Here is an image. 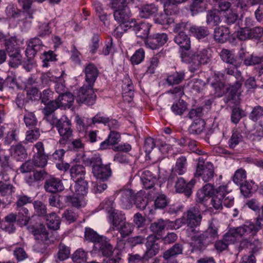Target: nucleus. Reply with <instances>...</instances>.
I'll return each instance as SVG.
<instances>
[{"instance_id":"62","label":"nucleus","mask_w":263,"mask_h":263,"mask_svg":"<svg viewBox=\"0 0 263 263\" xmlns=\"http://www.w3.org/2000/svg\"><path fill=\"white\" fill-rule=\"evenodd\" d=\"M224 18V22L228 25L234 24L238 18V13L231 9L223 13Z\"/></svg>"},{"instance_id":"1","label":"nucleus","mask_w":263,"mask_h":263,"mask_svg":"<svg viewBox=\"0 0 263 263\" xmlns=\"http://www.w3.org/2000/svg\"><path fill=\"white\" fill-rule=\"evenodd\" d=\"M211 54L206 49H202L189 53H182V61L189 65V70L194 72L198 70L201 65L207 64L210 61Z\"/></svg>"},{"instance_id":"26","label":"nucleus","mask_w":263,"mask_h":263,"mask_svg":"<svg viewBox=\"0 0 263 263\" xmlns=\"http://www.w3.org/2000/svg\"><path fill=\"white\" fill-rule=\"evenodd\" d=\"M41 228L42 229L41 232L35 233V238L37 242L35 246L38 247L41 246V250H44L47 246L46 241L48 240V235L44 226L41 225Z\"/></svg>"},{"instance_id":"17","label":"nucleus","mask_w":263,"mask_h":263,"mask_svg":"<svg viewBox=\"0 0 263 263\" xmlns=\"http://www.w3.org/2000/svg\"><path fill=\"white\" fill-rule=\"evenodd\" d=\"M114 16L115 20L122 25L129 24L132 20H130L131 12L128 7L115 10Z\"/></svg>"},{"instance_id":"28","label":"nucleus","mask_w":263,"mask_h":263,"mask_svg":"<svg viewBox=\"0 0 263 263\" xmlns=\"http://www.w3.org/2000/svg\"><path fill=\"white\" fill-rule=\"evenodd\" d=\"M174 41L182 49L189 50L191 48L190 39L185 33H178L174 38Z\"/></svg>"},{"instance_id":"5","label":"nucleus","mask_w":263,"mask_h":263,"mask_svg":"<svg viewBox=\"0 0 263 263\" xmlns=\"http://www.w3.org/2000/svg\"><path fill=\"white\" fill-rule=\"evenodd\" d=\"M94 85L85 84L78 90L76 101L79 104L92 105L96 102L97 96L93 88Z\"/></svg>"},{"instance_id":"55","label":"nucleus","mask_w":263,"mask_h":263,"mask_svg":"<svg viewBox=\"0 0 263 263\" xmlns=\"http://www.w3.org/2000/svg\"><path fill=\"white\" fill-rule=\"evenodd\" d=\"M160 55L157 54L150 59L147 65L146 73L153 74L159 64Z\"/></svg>"},{"instance_id":"16","label":"nucleus","mask_w":263,"mask_h":263,"mask_svg":"<svg viewBox=\"0 0 263 263\" xmlns=\"http://www.w3.org/2000/svg\"><path fill=\"white\" fill-rule=\"evenodd\" d=\"M187 165V159L185 156H181L178 158L175 166L172 169V173L169 179H174L175 176L177 174L179 175H183L186 171Z\"/></svg>"},{"instance_id":"46","label":"nucleus","mask_w":263,"mask_h":263,"mask_svg":"<svg viewBox=\"0 0 263 263\" xmlns=\"http://www.w3.org/2000/svg\"><path fill=\"white\" fill-rule=\"evenodd\" d=\"M24 121L26 126L29 129L36 128L37 124V120L33 112H26L24 117Z\"/></svg>"},{"instance_id":"40","label":"nucleus","mask_w":263,"mask_h":263,"mask_svg":"<svg viewBox=\"0 0 263 263\" xmlns=\"http://www.w3.org/2000/svg\"><path fill=\"white\" fill-rule=\"evenodd\" d=\"M47 227L52 230H58L60 228V219L55 213H51L47 217Z\"/></svg>"},{"instance_id":"32","label":"nucleus","mask_w":263,"mask_h":263,"mask_svg":"<svg viewBox=\"0 0 263 263\" xmlns=\"http://www.w3.org/2000/svg\"><path fill=\"white\" fill-rule=\"evenodd\" d=\"M206 22L207 25L214 27L218 25L221 22V19L216 10H208L206 12Z\"/></svg>"},{"instance_id":"20","label":"nucleus","mask_w":263,"mask_h":263,"mask_svg":"<svg viewBox=\"0 0 263 263\" xmlns=\"http://www.w3.org/2000/svg\"><path fill=\"white\" fill-rule=\"evenodd\" d=\"M182 245L180 243H176L164 253L163 257L167 260V263H178L177 260L173 257L182 254Z\"/></svg>"},{"instance_id":"57","label":"nucleus","mask_w":263,"mask_h":263,"mask_svg":"<svg viewBox=\"0 0 263 263\" xmlns=\"http://www.w3.org/2000/svg\"><path fill=\"white\" fill-rule=\"evenodd\" d=\"M134 229V226L132 223L126 221L117 230L122 237H125L130 235Z\"/></svg>"},{"instance_id":"37","label":"nucleus","mask_w":263,"mask_h":263,"mask_svg":"<svg viewBox=\"0 0 263 263\" xmlns=\"http://www.w3.org/2000/svg\"><path fill=\"white\" fill-rule=\"evenodd\" d=\"M205 123L203 120L198 119L194 121L189 128L190 133L195 135L200 134L204 130Z\"/></svg>"},{"instance_id":"8","label":"nucleus","mask_w":263,"mask_h":263,"mask_svg":"<svg viewBox=\"0 0 263 263\" xmlns=\"http://www.w3.org/2000/svg\"><path fill=\"white\" fill-rule=\"evenodd\" d=\"M239 58L243 61L246 66H255L263 70V57H259L253 54H250L243 49L239 53Z\"/></svg>"},{"instance_id":"4","label":"nucleus","mask_w":263,"mask_h":263,"mask_svg":"<svg viewBox=\"0 0 263 263\" xmlns=\"http://www.w3.org/2000/svg\"><path fill=\"white\" fill-rule=\"evenodd\" d=\"M5 41V45L8 55L10 58L9 65L11 67H16L22 63V57L20 50L18 48L13 46L15 43V38L13 37H6L4 36L2 37Z\"/></svg>"},{"instance_id":"64","label":"nucleus","mask_w":263,"mask_h":263,"mask_svg":"<svg viewBox=\"0 0 263 263\" xmlns=\"http://www.w3.org/2000/svg\"><path fill=\"white\" fill-rule=\"evenodd\" d=\"M48 156L46 155H34L32 159L33 164L41 167L46 166Z\"/></svg>"},{"instance_id":"31","label":"nucleus","mask_w":263,"mask_h":263,"mask_svg":"<svg viewBox=\"0 0 263 263\" xmlns=\"http://www.w3.org/2000/svg\"><path fill=\"white\" fill-rule=\"evenodd\" d=\"M12 155L17 160L22 161L27 158L26 149L22 145L18 144L11 147Z\"/></svg>"},{"instance_id":"60","label":"nucleus","mask_w":263,"mask_h":263,"mask_svg":"<svg viewBox=\"0 0 263 263\" xmlns=\"http://www.w3.org/2000/svg\"><path fill=\"white\" fill-rule=\"evenodd\" d=\"M209 238L205 232L195 236L194 246L201 249L208 244L206 239Z\"/></svg>"},{"instance_id":"21","label":"nucleus","mask_w":263,"mask_h":263,"mask_svg":"<svg viewBox=\"0 0 263 263\" xmlns=\"http://www.w3.org/2000/svg\"><path fill=\"white\" fill-rule=\"evenodd\" d=\"M85 168L82 165L74 164L70 168L71 178L75 182L85 180Z\"/></svg>"},{"instance_id":"52","label":"nucleus","mask_w":263,"mask_h":263,"mask_svg":"<svg viewBox=\"0 0 263 263\" xmlns=\"http://www.w3.org/2000/svg\"><path fill=\"white\" fill-rule=\"evenodd\" d=\"M45 105V107L43 109V113L44 116L52 115L57 108L60 107L57 99L54 101H49Z\"/></svg>"},{"instance_id":"56","label":"nucleus","mask_w":263,"mask_h":263,"mask_svg":"<svg viewBox=\"0 0 263 263\" xmlns=\"http://www.w3.org/2000/svg\"><path fill=\"white\" fill-rule=\"evenodd\" d=\"M220 57L222 60L226 63L230 64H233L235 63L234 54L231 51L228 49H222L220 52Z\"/></svg>"},{"instance_id":"30","label":"nucleus","mask_w":263,"mask_h":263,"mask_svg":"<svg viewBox=\"0 0 263 263\" xmlns=\"http://www.w3.org/2000/svg\"><path fill=\"white\" fill-rule=\"evenodd\" d=\"M96 247L99 248V252L103 256H109L112 253V247L107 241L104 237H103L96 244Z\"/></svg>"},{"instance_id":"41","label":"nucleus","mask_w":263,"mask_h":263,"mask_svg":"<svg viewBox=\"0 0 263 263\" xmlns=\"http://www.w3.org/2000/svg\"><path fill=\"white\" fill-rule=\"evenodd\" d=\"M66 202L71 204V206L77 208L83 207L86 204V202L84 199V197L79 196H76L74 195V194H73L72 196H67Z\"/></svg>"},{"instance_id":"50","label":"nucleus","mask_w":263,"mask_h":263,"mask_svg":"<svg viewBox=\"0 0 263 263\" xmlns=\"http://www.w3.org/2000/svg\"><path fill=\"white\" fill-rule=\"evenodd\" d=\"M70 254V249L63 243H60L57 253V258L60 261L67 259Z\"/></svg>"},{"instance_id":"35","label":"nucleus","mask_w":263,"mask_h":263,"mask_svg":"<svg viewBox=\"0 0 263 263\" xmlns=\"http://www.w3.org/2000/svg\"><path fill=\"white\" fill-rule=\"evenodd\" d=\"M189 31L198 39H203L209 34L207 28L203 26H193L190 28Z\"/></svg>"},{"instance_id":"47","label":"nucleus","mask_w":263,"mask_h":263,"mask_svg":"<svg viewBox=\"0 0 263 263\" xmlns=\"http://www.w3.org/2000/svg\"><path fill=\"white\" fill-rule=\"evenodd\" d=\"M14 192V187L9 183L0 181V196H8Z\"/></svg>"},{"instance_id":"58","label":"nucleus","mask_w":263,"mask_h":263,"mask_svg":"<svg viewBox=\"0 0 263 263\" xmlns=\"http://www.w3.org/2000/svg\"><path fill=\"white\" fill-rule=\"evenodd\" d=\"M144 50L142 48H140L137 50L131 57L130 62L133 65H138L144 60Z\"/></svg>"},{"instance_id":"18","label":"nucleus","mask_w":263,"mask_h":263,"mask_svg":"<svg viewBox=\"0 0 263 263\" xmlns=\"http://www.w3.org/2000/svg\"><path fill=\"white\" fill-rule=\"evenodd\" d=\"M195 181L192 179L189 183H186L182 177L178 179L176 184V190L178 193H184L186 196L191 195L192 189L195 185Z\"/></svg>"},{"instance_id":"33","label":"nucleus","mask_w":263,"mask_h":263,"mask_svg":"<svg viewBox=\"0 0 263 263\" xmlns=\"http://www.w3.org/2000/svg\"><path fill=\"white\" fill-rule=\"evenodd\" d=\"M230 33L228 27L216 28L214 31V39L219 43H224L229 38Z\"/></svg>"},{"instance_id":"23","label":"nucleus","mask_w":263,"mask_h":263,"mask_svg":"<svg viewBox=\"0 0 263 263\" xmlns=\"http://www.w3.org/2000/svg\"><path fill=\"white\" fill-rule=\"evenodd\" d=\"M237 230L241 237H246L248 235L254 236L257 233L254 223L251 221H246L242 226L237 227Z\"/></svg>"},{"instance_id":"54","label":"nucleus","mask_w":263,"mask_h":263,"mask_svg":"<svg viewBox=\"0 0 263 263\" xmlns=\"http://www.w3.org/2000/svg\"><path fill=\"white\" fill-rule=\"evenodd\" d=\"M249 117L254 122L258 121L263 117V107L259 105L254 107Z\"/></svg>"},{"instance_id":"63","label":"nucleus","mask_w":263,"mask_h":263,"mask_svg":"<svg viewBox=\"0 0 263 263\" xmlns=\"http://www.w3.org/2000/svg\"><path fill=\"white\" fill-rule=\"evenodd\" d=\"M25 89L28 99L35 101L40 98V93L36 86L33 87H27Z\"/></svg>"},{"instance_id":"61","label":"nucleus","mask_w":263,"mask_h":263,"mask_svg":"<svg viewBox=\"0 0 263 263\" xmlns=\"http://www.w3.org/2000/svg\"><path fill=\"white\" fill-rule=\"evenodd\" d=\"M242 139V137L240 133L237 131L233 132L229 140V147L232 149L234 148L241 141Z\"/></svg>"},{"instance_id":"7","label":"nucleus","mask_w":263,"mask_h":263,"mask_svg":"<svg viewBox=\"0 0 263 263\" xmlns=\"http://www.w3.org/2000/svg\"><path fill=\"white\" fill-rule=\"evenodd\" d=\"M96 160V163L93 165L92 168L93 176L97 180L106 181L111 175L109 165L103 164L100 157H97Z\"/></svg>"},{"instance_id":"25","label":"nucleus","mask_w":263,"mask_h":263,"mask_svg":"<svg viewBox=\"0 0 263 263\" xmlns=\"http://www.w3.org/2000/svg\"><path fill=\"white\" fill-rule=\"evenodd\" d=\"M141 180L145 189H150L154 186L157 179L150 171L145 170L142 172Z\"/></svg>"},{"instance_id":"12","label":"nucleus","mask_w":263,"mask_h":263,"mask_svg":"<svg viewBox=\"0 0 263 263\" xmlns=\"http://www.w3.org/2000/svg\"><path fill=\"white\" fill-rule=\"evenodd\" d=\"M129 28L135 32L136 35L141 39H147L149 33L151 25L146 22H141L136 24L135 21L132 20L129 23Z\"/></svg>"},{"instance_id":"24","label":"nucleus","mask_w":263,"mask_h":263,"mask_svg":"<svg viewBox=\"0 0 263 263\" xmlns=\"http://www.w3.org/2000/svg\"><path fill=\"white\" fill-rule=\"evenodd\" d=\"M212 86L214 89L215 95L218 97L222 96L229 91H230V93L232 97L236 95L232 94L231 92L232 86H230L229 84H228V85H226L224 84V83L217 81L214 82H212Z\"/></svg>"},{"instance_id":"42","label":"nucleus","mask_w":263,"mask_h":263,"mask_svg":"<svg viewBox=\"0 0 263 263\" xmlns=\"http://www.w3.org/2000/svg\"><path fill=\"white\" fill-rule=\"evenodd\" d=\"M156 24L170 25L174 22V18L166 13H160L156 15L154 18Z\"/></svg>"},{"instance_id":"22","label":"nucleus","mask_w":263,"mask_h":263,"mask_svg":"<svg viewBox=\"0 0 263 263\" xmlns=\"http://www.w3.org/2000/svg\"><path fill=\"white\" fill-rule=\"evenodd\" d=\"M109 220L112 226L110 229L112 230H117L126 220L123 214L115 211H112L109 216Z\"/></svg>"},{"instance_id":"39","label":"nucleus","mask_w":263,"mask_h":263,"mask_svg":"<svg viewBox=\"0 0 263 263\" xmlns=\"http://www.w3.org/2000/svg\"><path fill=\"white\" fill-rule=\"evenodd\" d=\"M184 71L176 72L167 77L166 82L170 85L179 84L184 79Z\"/></svg>"},{"instance_id":"43","label":"nucleus","mask_w":263,"mask_h":263,"mask_svg":"<svg viewBox=\"0 0 263 263\" xmlns=\"http://www.w3.org/2000/svg\"><path fill=\"white\" fill-rule=\"evenodd\" d=\"M18 211L17 221L22 226L27 224L30 220V215L28 210L26 208L16 209Z\"/></svg>"},{"instance_id":"34","label":"nucleus","mask_w":263,"mask_h":263,"mask_svg":"<svg viewBox=\"0 0 263 263\" xmlns=\"http://www.w3.org/2000/svg\"><path fill=\"white\" fill-rule=\"evenodd\" d=\"M157 11L158 7L154 4H146L141 7L139 14L142 18H148Z\"/></svg>"},{"instance_id":"51","label":"nucleus","mask_w":263,"mask_h":263,"mask_svg":"<svg viewBox=\"0 0 263 263\" xmlns=\"http://www.w3.org/2000/svg\"><path fill=\"white\" fill-rule=\"evenodd\" d=\"M45 105V107L43 109V113L44 116L52 115L57 108L60 107L57 99L54 101H49Z\"/></svg>"},{"instance_id":"27","label":"nucleus","mask_w":263,"mask_h":263,"mask_svg":"<svg viewBox=\"0 0 263 263\" xmlns=\"http://www.w3.org/2000/svg\"><path fill=\"white\" fill-rule=\"evenodd\" d=\"M70 190L75 195L84 197L87 193V182L85 180L76 182Z\"/></svg>"},{"instance_id":"15","label":"nucleus","mask_w":263,"mask_h":263,"mask_svg":"<svg viewBox=\"0 0 263 263\" xmlns=\"http://www.w3.org/2000/svg\"><path fill=\"white\" fill-rule=\"evenodd\" d=\"M157 237L155 235H150L147 237L146 242V251L145 253V257L149 258L157 254L160 249V246L157 240Z\"/></svg>"},{"instance_id":"59","label":"nucleus","mask_w":263,"mask_h":263,"mask_svg":"<svg viewBox=\"0 0 263 263\" xmlns=\"http://www.w3.org/2000/svg\"><path fill=\"white\" fill-rule=\"evenodd\" d=\"M86 258V252L81 249L76 250L72 255V259L76 263L85 262Z\"/></svg>"},{"instance_id":"38","label":"nucleus","mask_w":263,"mask_h":263,"mask_svg":"<svg viewBox=\"0 0 263 263\" xmlns=\"http://www.w3.org/2000/svg\"><path fill=\"white\" fill-rule=\"evenodd\" d=\"M169 223L170 221L167 220L159 219L151 224L150 229L154 233L160 234L166 228Z\"/></svg>"},{"instance_id":"9","label":"nucleus","mask_w":263,"mask_h":263,"mask_svg":"<svg viewBox=\"0 0 263 263\" xmlns=\"http://www.w3.org/2000/svg\"><path fill=\"white\" fill-rule=\"evenodd\" d=\"M215 175L214 167L210 162H206L204 167L196 168L195 176L200 177L204 182L211 181Z\"/></svg>"},{"instance_id":"11","label":"nucleus","mask_w":263,"mask_h":263,"mask_svg":"<svg viewBox=\"0 0 263 263\" xmlns=\"http://www.w3.org/2000/svg\"><path fill=\"white\" fill-rule=\"evenodd\" d=\"M167 40L168 37L166 33H156L148 37L145 43L147 47L156 49L163 46Z\"/></svg>"},{"instance_id":"53","label":"nucleus","mask_w":263,"mask_h":263,"mask_svg":"<svg viewBox=\"0 0 263 263\" xmlns=\"http://www.w3.org/2000/svg\"><path fill=\"white\" fill-rule=\"evenodd\" d=\"M45 105V107L43 109V113L44 116L52 115L57 108L60 107L57 99L54 101H49Z\"/></svg>"},{"instance_id":"29","label":"nucleus","mask_w":263,"mask_h":263,"mask_svg":"<svg viewBox=\"0 0 263 263\" xmlns=\"http://www.w3.org/2000/svg\"><path fill=\"white\" fill-rule=\"evenodd\" d=\"M57 101L60 107L70 108L74 102V96L70 92L63 93L59 95Z\"/></svg>"},{"instance_id":"48","label":"nucleus","mask_w":263,"mask_h":263,"mask_svg":"<svg viewBox=\"0 0 263 263\" xmlns=\"http://www.w3.org/2000/svg\"><path fill=\"white\" fill-rule=\"evenodd\" d=\"M186 108V104L183 100H179L178 102L173 104L171 107L172 111L176 115H182Z\"/></svg>"},{"instance_id":"2","label":"nucleus","mask_w":263,"mask_h":263,"mask_svg":"<svg viewBox=\"0 0 263 263\" xmlns=\"http://www.w3.org/2000/svg\"><path fill=\"white\" fill-rule=\"evenodd\" d=\"M202 218L200 208L195 206L190 208L182 218L177 219L176 224L178 225L177 228L183 224H186L192 232L195 233V228L200 225Z\"/></svg>"},{"instance_id":"14","label":"nucleus","mask_w":263,"mask_h":263,"mask_svg":"<svg viewBox=\"0 0 263 263\" xmlns=\"http://www.w3.org/2000/svg\"><path fill=\"white\" fill-rule=\"evenodd\" d=\"M83 72L85 76V83L94 85L99 73L97 66L93 63H87Z\"/></svg>"},{"instance_id":"6","label":"nucleus","mask_w":263,"mask_h":263,"mask_svg":"<svg viewBox=\"0 0 263 263\" xmlns=\"http://www.w3.org/2000/svg\"><path fill=\"white\" fill-rule=\"evenodd\" d=\"M70 120L66 116H62L57 126V129L61 137L59 143L65 144L69 141L73 135V130Z\"/></svg>"},{"instance_id":"44","label":"nucleus","mask_w":263,"mask_h":263,"mask_svg":"<svg viewBox=\"0 0 263 263\" xmlns=\"http://www.w3.org/2000/svg\"><path fill=\"white\" fill-rule=\"evenodd\" d=\"M6 14L8 17L14 19L19 18L25 15L24 12H22L16 7L12 5H9L6 7Z\"/></svg>"},{"instance_id":"13","label":"nucleus","mask_w":263,"mask_h":263,"mask_svg":"<svg viewBox=\"0 0 263 263\" xmlns=\"http://www.w3.org/2000/svg\"><path fill=\"white\" fill-rule=\"evenodd\" d=\"M120 203L123 209H130L135 202V195L132 190L124 189L119 191Z\"/></svg>"},{"instance_id":"10","label":"nucleus","mask_w":263,"mask_h":263,"mask_svg":"<svg viewBox=\"0 0 263 263\" xmlns=\"http://www.w3.org/2000/svg\"><path fill=\"white\" fill-rule=\"evenodd\" d=\"M226 193V184L220 185L215 189V193L212 196L210 205L215 210H219L222 209V203L224 194Z\"/></svg>"},{"instance_id":"3","label":"nucleus","mask_w":263,"mask_h":263,"mask_svg":"<svg viewBox=\"0 0 263 263\" xmlns=\"http://www.w3.org/2000/svg\"><path fill=\"white\" fill-rule=\"evenodd\" d=\"M222 77L230 86H232L231 92L236 94L241 88L243 81L242 77L240 71L237 70V66L235 64H230L224 70V74Z\"/></svg>"},{"instance_id":"49","label":"nucleus","mask_w":263,"mask_h":263,"mask_svg":"<svg viewBox=\"0 0 263 263\" xmlns=\"http://www.w3.org/2000/svg\"><path fill=\"white\" fill-rule=\"evenodd\" d=\"M84 236L86 240L94 242L96 244L103 237V236L99 235L96 232L89 228H86L85 229Z\"/></svg>"},{"instance_id":"19","label":"nucleus","mask_w":263,"mask_h":263,"mask_svg":"<svg viewBox=\"0 0 263 263\" xmlns=\"http://www.w3.org/2000/svg\"><path fill=\"white\" fill-rule=\"evenodd\" d=\"M44 188L47 192L55 193L63 191L64 186L59 179L51 177L46 181Z\"/></svg>"},{"instance_id":"45","label":"nucleus","mask_w":263,"mask_h":263,"mask_svg":"<svg viewBox=\"0 0 263 263\" xmlns=\"http://www.w3.org/2000/svg\"><path fill=\"white\" fill-rule=\"evenodd\" d=\"M203 85L204 83L201 80L194 79L188 82L187 87L192 92H200Z\"/></svg>"},{"instance_id":"36","label":"nucleus","mask_w":263,"mask_h":263,"mask_svg":"<svg viewBox=\"0 0 263 263\" xmlns=\"http://www.w3.org/2000/svg\"><path fill=\"white\" fill-rule=\"evenodd\" d=\"M241 238L240 235L237 230V228L231 229L224 235L223 240L228 242V245L234 243L237 241Z\"/></svg>"}]
</instances>
